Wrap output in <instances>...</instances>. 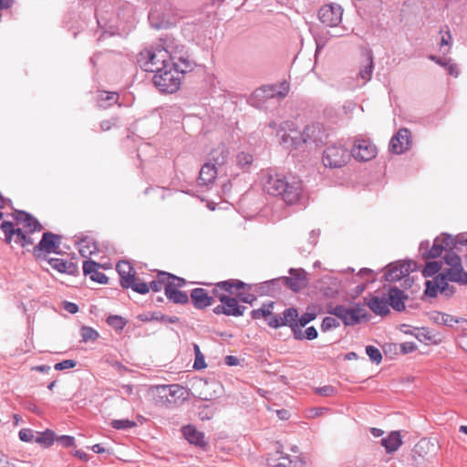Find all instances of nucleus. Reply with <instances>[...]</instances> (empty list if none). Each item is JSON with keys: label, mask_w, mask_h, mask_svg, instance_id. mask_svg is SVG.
<instances>
[{"label": "nucleus", "mask_w": 467, "mask_h": 467, "mask_svg": "<svg viewBox=\"0 0 467 467\" xmlns=\"http://www.w3.org/2000/svg\"><path fill=\"white\" fill-rule=\"evenodd\" d=\"M261 182L266 193L281 197L287 204L296 203L302 194V182L296 176L286 177L272 171H264Z\"/></svg>", "instance_id": "1"}, {"label": "nucleus", "mask_w": 467, "mask_h": 467, "mask_svg": "<svg viewBox=\"0 0 467 467\" xmlns=\"http://www.w3.org/2000/svg\"><path fill=\"white\" fill-rule=\"evenodd\" d=\"M137 61L144 71L155 73L169 67L170 56L161 47H156L140 52Z\"/></svg>", "instance_id": "2"}, {"label": "nucleus", "mask_w": 467, "mask_h": 467, "mask_svg": "<svg viewBox=\"0 0 467 467\" xmlns=\"http://www.w3.org/2000/svg\"><path fill=\"white\" fill-rule=\"evenodd\" d=\"M178 68L179 67H174L169 63V67L161 68L160 72H155L152 79L154 85L161 92L173 93L177 91L181 85L180 74L184 73Z\"/></svg>", "instance_id": "3"}, {"label": "nucleus", "mask_w": 467, "mask_h": 467, "mask_svg": "<svg viewBox=\"0 0 467 467\" xmlns=\"http://www.w3.org/2000/svg\"><path fill=\"white\" fill-rule=\"evenodd\" d=\"M161 48L169 54L170 64H172L174 67H179L178 69L182 72L192 70V63L189 59L183 45L178 43L173 38H166L164 39Z\"/></svg>", "instance_id": "4"}, {"label": "nucleus", "mask_w": 467, "mask_h": 467, "mask_svg": "<svg viewBox=\"0 0 467 467\" xmlns=\"http://www.w3.org/2000/svg\"><path fill=\"white\" fill-rule=\"evenodd\" d=\"M351 158L349 150L339 142L328 144L323 150L322 162L325 167L337 169L345 166Z\"/></svg>", "instance_id": "5"}, {"label": "nucleus", "mask_w": 467, "mask_h": 467, "mask_svg": "<svg viewBox=\"0 0 467 467\" xmlns=\"http://www.w3.org/2000/svg\"><path fill=\"white\" fill-rule=\"evenodd\" d=\"M290 276H284L278 279L265 282L262 285L264 292L270 293L272 286L276 282L285 283L292 291L298 292L308 285L307 273L303 268H290Z\"/></svg>", "instance_id": "6"}, {"label": "nucleus", "mask_w": 467, "mask_h": 467, "mask_svg": "<svg viewBox=\"0 0 467 467\" xmlns=\"http://www.w3.org/2000/svg\"><path fill=\"white\" fill-rule=\"evenodd\" d=\"M57 239L58 234H55L50 232L44 233L38 244L33 248V254L37 259L46 261L47 265H49L56 270H58V259H47V254L51 252L58 254V252L56 251V240Z\"/></svg>", "instance_id": "7"}, {"label": "nucleus", "mask_w": 467, "mask_h": 467, "mask_svg": "<svg viewBox=\"0 0 467 467\" xmlns=\"http://www.w3.org/2000/svg\"><path fill=\"white\" fill-rule=\"evenodd\" d=\"M328 313L341 319L345 326H354L362 319L367 318L368 314L364 306L356 304L351 307L342 305L336 306L328 310Z\"/></svg>", "instance_id": "8"}, {"label": "nucleus", "mask_w": 467, "mask_h": 467, "mask_svg": "<svg viewBox=\"0 0 467 467\" xmlns=\"http://www.w3.org/2000/svg\"><path fill=\"white\" fill-rule=\"evenodd\" d=\"M451 244H453L452 236L442 234L434 240L431 249H429V241H422L419 249L425 259L437 258L444 250H450Z\"/></svg>", "instance_id": "9"}, {"label": "nucleus", "mask_w": 467, "mask_h": 467, "mask_svg": "<svg viewBox=\"0 0 467 467\" xmlns=\"http://www.w3.org/2000/svg\"><path fill=\"white\" fill-rule=\"evenodd\" d=\"M289 92V84L283 81L275 85H267L254 90L252 95L251 100L259 99L266 100L268 99H282L286 97Z\"/></svg>", "instance_id": "10"}, {"label": "nucleus", "mask_w": 467, "mask_h": 467, "mask_svg": "<svg viewBox=\"0 0 467 467\" xmlns=\"http://www.w3.org/2000/svg\"><path fill=\"white\" fill-rule=\"evenodd\" d=\"M0 230L3 232L6 244H11L14 239L15 243L22 247L33 244L30 236L26 235L21 228H16L14 223L8 221H3L0 224Z\"/></svg>", "instance_id": "11"}, {"label": "nucleus", "mask_w": 467, "mask_h": 467, "mask_svg": "<svg viewBox=\"0 0 467 467\" xmlns=\"http://www.w3.org/2000/svg\"><path fill=\"white\" fill-rule=\"evenodd\" d=\"M350 154L357 161H368L376 157L377 148L369 140L356 139Z\"/></svg>", "instance_id": "12"}, {"label": "nucleus", "mask_w": 467, "mask_h": 467, "mask_svg": "<svg viewBox=\"0 0 467 467\" xmlns=\"http://www.w3.org/2000/svg\"><path fill=\"white\" fill-rule=\"evenodd\" d=\"M343 9L337 4L323 5L319 12L318 17L322 24L327 26H337L342 20Z\"/></svg>", "instance_id": "13"}, {"label": "nucleus", "mask_w": 467, "mask_h": 467, "mask_svg": "<svg viewBox=\"0 0 467 467\" xmlns=\"http://www.w3.org/2000/svg\"><path fill=\"white\" fill-rule=\"evenodd\" d=\"M410 144V131L407 129H400L389 141V150L396 154H401L409 149Z\"/></svg>", "instance_id": "14"}, {"label": "nucleus", "mask_w": 467, "mask_h": 467, "mask_svg": "<svg viewBox=\"0 0 467 467\" xmlns=\"http://www.w3.org/2000/svg\"><path fill=\"white\" fill-rule=\"evenodd\" d=\"M410 271H412V264L410 262L389 265L385 274V279L388 282L400 281L402 277L408 275Z\"/></svg>", "instance_id": "15"}, {"label": "nucleus", "mask_w": 467, "mask_h": 467, "mask_svg": "<svg viewBox=\"0 0 467 467\" xmlns=\"http://www.w3.org/2000/svg\"><path fill=\"white\" fill-rule=\"evenodd\" d=\"M14 217L17 223L24 224L25 233L32 234L42 229L38 220L25 211H16Z\"/></svg>", "instance_id": "16"}, {"label": "nucleus", "mask_w": 467, "mask_h": 467, "mask_svg": "<svg viewBox=\"0 0 467 467\" xmlns=\"http://www.w3.org/2000/svg\"><path fill=\"white\" fill-rule=\"evenodd\" d=\"M100 267L101 265L94 260L83 261V273L85 275L89 276L92 281H95L99 284H107L109 278L105 275V274L99 272Z\"/></svg>", "instance_id": "17"}, {"label": "nucleus", "mask_w": 467, "mask_h": 467, "mask_svg": "<svg viewBox=\"0 0 467 467\" xmlns=\"http://www.w3.org/2000/svg\"><path fill=\"white\" fill-rule=\"evenodd\" d=\"M425 285V295L430 297H435L438 291L446 293L447 289L450 288V285L446 282V276L441 275L435 276L432 280L426 281Z\"/></svg>", "instance_id": "18"}, {"label": "nucleus", "mask_w": 467, "mask_h": 467, "mask_svg": "<svg viewBox=\"0 0 467 467\" xmlns=\"http://www.w3.org/2000/svg\"><path fill=\"white\" fill-rule=\"evenodd\" d=\"M116 270L119 273L121 286L129 288L131 281L136 277L133 266L127 261H120L117 264Z\"/></svg>", "instance_id": "19"}, {"label": "nucleus", "mask_w": 467, "mask_h": 467, "mask_svg": "<svg viewBox=\"0 0 467 467\" xmlns=\"http://www.w3.org/2000/svg\"><path fill=\"white\" fill-rule=\"evenodd\" d=\"M218 299L223 304L225 307L224 315L240 317L244 315L246 306H240L238 300L234 297L228 296L226 295H219Z\"/></svg>", "instance_id": "20"}, {"label": "nucleus", "mask_w": 467, "mask_h": 467, "mask_svg": "<svg viewBox=\"0 0 467 467\" xmlns=\"http://www.w3.org/2000/svg\"><path fill=\"white\" fill-rule=\"evenodd\" d=\"M386 298L389 301V306L394 310L401 312L405 309V300L408 299V296L402 290L390 287Z\"/></svg>", "instance_id": "21"}, {"label": "nucleus", "mask_w": 467, "mask_h": 467, "mask_svg": "<svg viewBox=\"0 0 467 467\" xmlns=\"http://www.w3.org/2000/svg\"><path fill=\"white\" fill-rule=\"evenodd\" d=\"M191 299L196 308L203 309L211 306L213 302V296L203 288H194L191 292Z\"/></svg>", "instance_id": "22"}, {"label": "nucleus", "mask_w": 467, "mask_h": 467, "mask_svg": "<svg viewBox=\"0 0 467 467\" xmlns=\"http://www.w3.org/2000/svg\"><path fill=\"white\" fill-rule=\"evenodd\" d=\"M284 326L291 327L294 337H300V326H298V312L296 308L290 307L284 311L281 317Z\"/></svg>", "instance_id": "23"}, {"label": "nucleus", "mask_w": 467, "mask_h": 467, "mask_svg": "<svg viewBox=\"0 0 467 467\" xmlns=\"http://www.w3.org/2000/svg\"><path fill=\"white\" fill-rule=\"evenodd\" d=\"M182 431L184 438L191 444H194L200 447H204L206 445V441L203 432L198 431L194 426H184Z\"/></svg>", "instance_id": "24"}, {"label": "nucleus", "mask_w": 467, "mask_h": 467, "mask_svg": "<svg viewBox=\"0 0 467 467\" xmlns=\"http://www.w3.org/2000/svg\"><path fill=\"white\" fill-rule=\"evenodd\" d=\"M367 306L375 315L386 316L389 313V301L386 297L371 296L368 299Z\"/></svg>", "instance_id": "25"}, {"label": "nucleus", "mask_w": 467, "mask_h": 467, "mask_svg": "<svg viewBox=\"0 0 467 467\" xmlns=\"http://www.w3.org/2000/svg\"><path fill=\"white\" fill-rule=\"evenodd\" d=\"M380 444L385 448L387 453L390 454L399 450L402 444L400 431H391L388 437L380 441Z\"/></svg>", "instance_id": "26"}, {"label": "nucleus", "mask_w": 467, "mask_h": 467, "mask_svg": "<svg viewBox=\"0 0 467 467\" xmlns=\"http://www.w3.org/2000/svg\"><path fill=\"white\" fill-rule=\"evenodd\" d=\"M434 319L437 323L449 327H453L454 324H460L462 329L467 331V320L465 318L456 317L445 313H437Z\"/></svg>", "instance_id": "27"}, {"label": "nucleus", "mask_w": 467, "mask_h": 467, "mask_svg": "<svg viewBox=\"0 0 467 467\" xmlns=\"http://www.w3.org/2000/svg\"><path fill=\"white\" fill-rule=\"evenodd\" d=\"M217 175L215 164L205 163L202 165L199 174V183L208 185L214 182Z\"/></svg>", "instance_id": "28"}, {"label": "nucleus", "mask_w": 467, "mask_h": 467, "mask_svg": "<svg viewBox=\"0 0 467 467\" xmlns=\"http://www.w3.org/2000/svg\"><path fill=\"white\" fill-rule=\"evenodd\" d=\"M441 275L446 276V282L451 281L460 285H467V272L462 268V265L455 268H449L445 274Z\"/></svg>", "instance_id": "29"}, {"label": "nucleus", "mask_w": 467, "mask_h": 467, "mask_svg": "<svg viewBox=\"0 0 467 467\" xmlns=\"http://www.w3.org/2000/svg\"><path fill=\"white\" fill-rule=\"evenodd\" d=\"M229 154L228 148L224 144H220L211 151L210 158L215 165L221 166L226 162Z\"/></svg>", "instance_id": "30"}, {"label": "nucleus", "mask_w": 467, "mask_h": 467, "mask_svg": "<svg viewBox=\"0 0 467 467\" xmlns=\"http://www.w3.org/2000/svg\"><path fill=\"white\" fill-rule=\"evenodd\" d=\"M165 296L170 301L176 304H185L189 301L188 295L185 292L172 288L171 285H165Z\"/></svg>", "instance_id": "31"}, {"label": "nucleus", "mask_w": 467, "mask_h": 467, "mask_svg": "<svg viewBox=\"0 0 467 467\" xmlns=\"http://www.w3.org/2000/svg\"><path fill=\"white\" fill-rule=\"evenodd\" d=\"M97 251L96 244L88 237L81 239L78 243V252L86 260H89L88 257L96 254Z\"/></svg>", "instance_id": "32"}, {"label": "nucleus", "mask_w": 467, "mask_h": 467, "mask_svg": "<svg viewBox=\"0 0 467 467\" xmlns=\"http://www.w3.org/2000/svg\"><path fill=\"white\" fill-rule=\"evenodd\" d=\"M320 133V129L317 125L307 126L303 133L301 134L302 140L306 143L309 141H313L317 143L321 138L316 136V133Z\"/></svg>", "instance_id": "33"}, {"label": "nucleus", "mask_w": 467, "mask_h": 467, "mask_svg": "<svg viewBox=\"0 0 467 467\" xmlns=\"http://www.w3.org/2000/svg\"><path fill=\"white\" fill-rule=\"evenodd\" d=\"M169 279H171V276H169L168 273H166V272H160L158 274L157 279L151 281L148 285L149 287H150V290L151 289L154 292L161 291L162 287L165 288V285L168 283Z\"/></svg>", "instance_id": "34"}, {"label": "nucleus", "mask_w": 467, "mask_h": 467, "mask_svg": "<svg viewBox=\"0 0 467 467\" xmlns=\"http://www.w3.org/2000/svg\"><path fill=\"white\" fill-rule=\"evenodd\" d=\"M54 441L55 432L50 430H47L43 432H39L36 434V442L39 443L45 448L51 446L54 443Z\"/></svg>", "instance_id": "35"}, {"label": "nucleus", "mask_w": 467, "mask_h": 467, "mask_svg": "<svg viewBox=\"0 0 467 467\" xmlns=\"http://www.w3.org/2000/svg\"><path fill=\"white\" fill-rule=\"evenodd\" d=\"M119 99V94L117 92H107L102 91L99 95V103L100 107L107 108L113 105Z\"/></svg>", "instance_id": "36"}, {"label": "nucleus", "mask_w": 467, "mask_h": 467, "mask_svg": "<svg viewBox=\"0 0 467 467\" xmlns=\"http://www.w3.org/2000/svg\"><path fill=\"white\" fill-rule=\"evenodd\" d=\"M163 390L167 391L168 396L171 398H178V399H185V389L183 387L178 385V384H171L168 386L162 387Z\"/></svg>", "instance_id": "37"}, {"label": "nucleus", "mask_w": 467, "mask_h": 467, "mask_svg": "<svg viewBox=\"0 0 467 467\" xmlns=\"http://www.w3.org/2000/svg\"><path fill=\"white\" fill-rule=\"evenodd\" d=\"M61 273L76 275L79 273L78 265L77 263L60 258V274Z\"/></svg>", "instance_id": "38"}, {"label": "nucleus", "mask_w": 467, "mask_h": 467, "mask_svg": "<svg viewBox=\"0 0 467 467\" xmlns=\"http://www.w3.org/2000/svg\"><path fill=\"white\" fill-rule=\"evenodd\" d=\"M254 161V158L247 152H240L236 155V163L244 171H248Z\"/></svg>", "instance_id": "39"}, {"label": "nucleus", "mask_w": 467, "mask_h": 467, "mask_svg": "<svg viewBox=\"0 0 467 467\" xmlns=\"http://www.w3.org/2000/svg\"><path fill=\"white\" fill-rule=\"evenodd\" d=\"M374 65L372 57L368 58V64L364 66L359 71V78L363 80V85L370 80Z\"/></svg>", "instance_id": "40"}, {"label": "nucleus", "mask_w": 467, "mask_h": 467, "mask_svg": "<svg viewBox=\"0 0 467 467\" xmlns=\"http://www.w3.org/2000/svg\"><path fill=\"white\" fill-rule=\"evenodd\" d=\"M444 262L450 268H455L462 265L461 257L452 250H449L444 256Z\"/></svg>", "instance_id": "41"}, {"label": "nucleus", "mask_w": 467, "mask_h": 467, "mask_svg": "<svg viewBox=\"0 0 467 467\" xmlns=\"http://www.w3.org/2000/svg\"><path fill=\"white\" fill-rule=\"evenodd\" d=\"M193 350L195 355L193 368L198 370L205 368L207 365L205 363L204 355L201 352V349L197 344H193Z\"/></svg>", "instance_id": "42"}, {"label": "nucleus", "mask_w": 467, "mask_h": 467, "mask_svg": "<svg viewBox=\"0 0 467 467\" xmlns=\"http://www.w3.org/2000/svg\"><path fill=\"white\" fill-rule=\"evenodd\" d=\"M80 336L83 342L94 341L99 337V333L90 327H82L80 329Z\"/></svg>", "instance_id": "43"}, {"label": "nucleus", "mask_w": 467, "mask_h": 467, "mask_svg": "<svg viewBox=\"0 0 467 467\" xmlns=\"http://www.w3.org/2000/svg\"><path fill=\"white\" fill-rule=\"evenodd\" d=\"M110 426L116 430H129V429H132V428L136 427L137 423L134 420H127V419L113 420L110 422Z\"/></svg>", "instance_id": "44"}, {"label": "nucleus", "mask_w": 467, "mask_h": 467, "mask_svg": "<svg viewBox=\"0 0 467 467\" xmlns=\"http://www.w3.org/2000/svg\"><path fill=\"white\" fill-rule=\"evenodd\" d=\"M109 326L118 331H121L127 324V321L120 316H109L107 318Z\"/></svg>", "instance_id": "45"}, {"label": "nucleus", "mask_w": 467, "mask_h": 467, "mask_svg": "<svg viewBox=\"0 0 467 467\" xmlns=\"http://www.w3.org/2000/svg\"><path fill=\"white\" fill-rule=\"evenodd\" d=\"M441 265L440 262L431 261L428 262L422 270V275L425 277H431L435 275L441 269Z\"/></svg>", "instance_id": "46"}, {"label": "nucleus", "mask_w": 467, "mask_h": 467, "mask_svg": "<svg viewBox=\"0 0 467 467\" xmlns=\"http://www.w3.org/2000/svg\"><path fill=\"white\" fill-rule=\"evenodd\" d=\"M145 320H149V321L156 320V321H160V322H163V323L175 324V323H178L180 319H179V317H177L175 316L168 317V316L162 315L161 313H152L150 315V317H146Z\"/></svg>", "instance_id": "47"}, {"label": "nucleus", "mask_w": 467, "mask_h": 467, "mask_svg": "<svg viewBox=\"0 0 467 467\" xmlns=\"http://www.w3.org/2000/svg\"><path fill=\"white\" fill-rule=\"evenodd\" d=\"M274 303L265 304L262 307L254 309L251 312L253 319L266 318L268 312L273 308Z\"/></svg>", "instance_id": "48"}, {"label": "nucleus", "mask_w": 467, "mask_h": 467, "mask_svg": "<svg viewBox=\"0 0 467 467\" xmlns=\"http://www.w3.org/2000/svg\"><path fill=\"white\" fill-rule=\"evenodd\" d=\"M218 286L223 288L225 292H231L233 287L240 289L246 286V284L239 280H228L219 282Z\"/></svg>", "instance_id": "49"}, {"label": "nucleus", "mask_w": 467, "mask_h": 467, "mask_svg": "<svg viewBox=\"0 0 467 467\" xmlns=\"http://www.w3.org/2000/svg\"><path fill=\"white\" fill-rule=\"evenodd\" d=\"M366 354L368 356L369 359L375 363L379 364L382 360V355L379 348L374 346H367L366 347Z\"/></svg>", "instance_id": "50"}, {"label": "nucleus", "mask_w": 467, "mask_h": 467, "mask_svg": "<svg viewBox=\"0 0 467 467\" xmlns=\"http://www.w3.org/2000/svg\"><path fill=\"white\" fill-rule=\"evenodd\" d=\"M134 292L141 295H145L150 291V287L147 283L140 282L136 277L131 281V285H129Z\"/></svg>", "instance_id": "51"}, {"label": "nucleus", "mask_w": 467, "mask_h": 467, "mask_svg": "<svg viewBox=\"0 0 467 467\" xmlns=\"http://www.w3.org/2000/svg\"><path fill=\"white\" fill-rule=\"evenodd\" d=\"M279 460L280 462L275 463L277 467H297V463L299 462L298 457L291 459L287 455H283V453H281Z\"/></svg>", "instance_id": "52"}, {"label": "nucleus", "mask_w": 467, "mask_h": 467, "mask_svg": "<svg viewBox=\"0 0 467 467\" xmlns=\"http://www.w3.org/2000/svg\"><path fill=\"white\" fill-rule=\"evenodd\" d=\"M265 321L269 327H274V328H277L279 327H284V323H282L281 317L274 315L272 313V309L269 310L268 315L266 316Z\"/></svg>", "instance_id": "53"}, {"label": "nucleus", "mask_w": 467, "mask_h": 467, "mask_svg": "<svg viewBox=\"0 0 467 467\" xmlns=\"http://www.w3.org/2000/svg\"><path fill=\"white\" fill-rule=\"evenodd\" d=\"M300 337H295L296 339L302 340V339H308L312 340L317 337L318 333L315 327H307L305 332L302 331L300 328Z\"/></svg>", "instance_id": "54"}, {"label": "nucleus", "mask_w": 467, "mask_h": 467, "mask_svg": "<svg viewBox=\"0 0 467 467\" xmlns=\"http://www.w3.org/2000/svg\"><path fill=\"white\" fill-rule=\"evenodd\" d=\"M337 327H339V322L336 318L327 317L322 321L321 330L325 332Z\"/></svg>", "instance_id": "55"}, {"label": "nucleus", "mask_w": 467, "mask_h": 467, "mask_svg": "<svg viewBox=\"0 0 467 467\" xmlns=\"http://www.w3.org/2000/svg\"><path fill=\"white\" fill-rule=\"evenodd\" d=\"M18 435H19L20 440L23 441H26V442L35 441L36 442V435H35L34 431L30 429L20 430Z\"/></svg>", "instance_id": "56"}, {"label": "nucleus", "mask_w": 467, "mask_h": 467, "mask_svg": "<svg viewBox=\"0 0 467 467\" xmlns=\"http://www.w3.org/2000/svg\"><path fill=\"white\" fill-rule=\"evenodd\" d=\"M315 392L323 397H330L336 393V389L331 385L315 388Z\"/></svg>", "instance_id": "57"}, {"label": "nucleus", "mask_w": 467, "mask_h": 467, "mask_svg": "<svg viewBox=\"0 0 467 467\" xmlns=\"http://www.w3.org/2000/svg\"><path fill=\"white\" fill-rule=\"evenodd\" d=\"M453 238V244H451L450 250L458 248V245H467V233L458 234Z\"/></svg>", "instance_id": "58"}, {"label": "nucleus", "mask_w": 467, "mask_h": 467, "mask_svg": "<svg viewBox=\"0 0 467 467\" xmlns=\"http://www.w3.org/2000/svg\"><path fill=\"white\" fill-rule=\"evenodd\" d=\"M316 317H317L316 313H310V312L305 313L298 318V326H300V328L304 327L308 323H310L312 320H314L316 318Z\"/></svg>", "instance_id": "59"}, {"label": "nucleus", "mask_w": 467, "mask_h": 467, "mask_svg": "<svg viewBox=\"0 0 467 467\" xmlns=\"http://www.w3.org/2000/svg\"><path fill=\"white\" fill-rule=\"evenodd\" d=\"M169 276H171V279H169L168 283L166 285H171L172 288H178L185 285L186 281L183 278L175 276L173 275L169 274Z\"/></svg>", "instance_id": "60"}, {"label": "nucleus", "mask_w": 467, "mask_h": 467, "mask_svg": "<svg viewBox=\"0 0 467 467\" xmlns=\"http://www.w3.org/2000/svg\"><path fill=\"white\" fill-rule=\"evenodd\" d=\"M62 306L64 309L70 314H76L78 311V306L75 303L63 301Z\"/></svg>", "instance_id": "61"}, {"label": "nucleus", "mask_w": 467, "mask_h": 467, "mask_svg": "<svg viewBox=\"0 0 467 467\" xmlns=\"http://www.w3.org/2000/svg\"><path fill=\"white\" fill-rule=\"evenodd\" d=\"M451 60L448 59V61H447L448 64L444 67H446V69L450 75L457 78L459 75V68L456 64L451 63Z\"/></svg>", "instance_id": "62"}, {"label": "nucleus", "mask_w": 467, "mask_h": 467, "mask_svg": "<svg viewBox=\"0 0 467 467\" xmlns=\"http://www.w3.org/2000/svg\"><path fill=\"white\" fill-rule=\"evenodd\" d=\"M238 296L242 302L251 305L256 299L255 296L250 293H240Z\"/></svg>", "instance_id": "63"}, {"label": "nucleus", "mask_w": 467, "mask_h": 467, "mask_svg": "<svg viewBox=\"0 0 467 467\" xmlns=\"http://www.w3.org/2000/svg\"><path fill=\"white\" fill-rule=\"evenodd\" d=\"M75 439L72 436L60 435V445L64 447H71L74 445Z\"/></svg>", "instance_id": "64"}]
</instances>
